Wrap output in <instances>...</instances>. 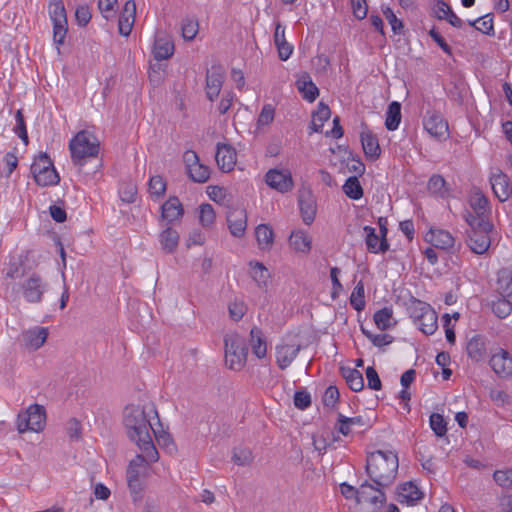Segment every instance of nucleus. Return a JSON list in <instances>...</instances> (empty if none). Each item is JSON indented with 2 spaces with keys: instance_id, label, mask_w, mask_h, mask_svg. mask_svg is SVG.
<instances>
[{
  "instance_id": "obj_1",
  "label": "nucleus",
  "mask_w": 512,
  "mask_h": 512,
  "mask_svg": "<svg viewBox=\"0 0 512 512\" xmlns=\"http://www.w3.org/2000/svg\"><path fill=\"white\" fill-rule=\"evenodd\" d=\"M157 419H159V415L153 403L128 405L123 412V424L127 436L151 460L159 459L158 451L150 435V430L156 425Z\"/></svg>"
},
{
  "instance_id": "obj_2",
  "label": "nucleus",
  "mask_w": 512,
  "mask_h": 512,
  "mask_svg": "<svg viewBox=\"0 0 512 512\" xmlns=\"http://www.w3.org/2000/svg\"><path fill=\"white\" fill-rule=\"evenodd\" d=\"M19 282H7L6 289L11 296L22 297L30 304L40 303L49 289L46 279L38 272H29L24 266V260L20 256L11 260L5 268V279Z\"/></svg>"
},
{
  "instance_id": "obj_3",
  "label": "nucleus",
  "mask_w": 512,
  "mask_h": 512,
  "mask_svg": "<svg viewBox=\"0 0 512 512\" xmlns=\"http://www.w3.org/2000/svg\"><path fill=\"white\" fill-rule=\"evenodd\" d=\"M71 160L78 172L86 176L94 175L102 167L98 158L99 141L90 132L82 130L69 142Z\"/></svg>"
},
{
  "instance_id": "obj_4",
  "label": "nucleus",
  "mask_w": 512,
  "mask_h": 512,
  "mask_svg": "<svg viewBox=\"0 0 512 512\" xmlns=\"http://www.w3.org/2000/svg\"><path fill=\"white\" fill-rule=\"evenodd\" d=\"M398 467V456L392 451L377 450L367 457L366 472L376 485L390 486L396 479Z\"/></svg>"
},
{
  "instance_id": "obj_5",
  "label": "nucleus",
  "mask_w": 512,
  "mask_h": 512,
  "mask_svg": "<svg viewBox=\"0 0 512 512\" xmlns=\"http://www.w3.org/2000/svg\"><path fill=\"white\" fill-rule=\"evenodd\" d=\"M464 219L469 226L466 230V244L473 253L485 254L495 234L493 223L490 219H474L471 215H464Z\"/></svg>"
},
{
  "instance_id": "obj_6",
  "label": "nucleus",
  "mask_w": 512,
  "mask_h": 512,
  "mask_svg": "<svg viewBox=\"0 0 512 512\" xmlns=\"http://www.w3.org/2000/svg\"><path fill=\"white\" fill-rule=\"evenodd\" d=\"M225 360L227 366L235 371L241 370L247 359L248 349L244 339L237 333L225 335Z\"/></svg>"
},
{
  "instance_id": "obj_7",
  "label": "nucleus",
  "mask_w": 512,
  "mask_h": 512,
  "mask_svg": "<svg viewBox=\"0 0 512 512\" xmlns=\"http://www.w3.org/2000/svg\"><path fill=\"white\" fill-rule=\"evenodd\" d=\"M156 461L157 460L149 459L147 454L142 452L130 461L126 478L134 501L139 498L143 489V478L147 470V465Z\"/></svg>"
},
{
  "instance_id": "obj_8",
  "label": "nucleus",
  "mask_w": 512,
  "mask_h": 512,
  "mask_svg": "<svg viewBox=\"0 0 512 512\" xmlns=\"http://www.w3.org/2000/svg\"><path fill=\"white\" fill-rule=\"evenodd\" d=\"M31 173L35 182L42 187L57 185L60 181L53 162L46 153H40L34 158Z\"/></svg>"
},
{
  "instance_id": "obj_9",
  "label": "nucleus",
  "mask_w": 512,
  "mask_h": 512,
  "mask_svg": "<svg viewBox=\"0 0 512 512\" xmlns=\"http://www.w3.org/2000/svg\"><path fill=\"white\" fill-rule=\"evenodd\" d=\"M45 410L42 406L34 404L18 414L17 429L20 433L27 431L40 432L45 425Z\"/></svg>"
},
{
  "instance_id": "obj_10",
  "label": "nucleus",
  "mask_w": 512,
  "mask_h": 512,
  "mask_svg": "<svg viewBox=\"0 0 512 512\" xmlns=\"http://www.w3.org/2000/svg\"><path fill=\"white\" fill-rule=\"evenodd\" d=\"M48 12L53 23V40L59 50L67 34V16L62 0H49Z\"/></svg>"
},
{
  "instance_id": "obj_11",
  "label": "nucleus",
  "mask_w": 512,
  "mask_h": 512,
  "mask_svg": "<svg viewBox=\"0 0 512 512\" xmlns=\"http://www.w3.org/2000/svg\"><path fill=\"white\" fill-rule=\"evenodd\" d=\"M184 161L190 178L197 183H205L210 177V169L208 166L200 163L198 155L194 151H186L184 153Z\"/></svg>"
},
{
  "instance_id": "obj_12",
  "label": "nucleus",
  "mask_w": 512,
  "mask_h": 512,
  "mask_svg": "<svg viewBox=\"0 0 512 512\" xmlns=\"http://www.w3.org/2000/svg\"><path fill=\"white\" fill-rule=\"evenodd\" d=\"M425 130L434 138L442 139L448 135V123L436 111H428L423 119Z\"/></svg>"
},
{
  "instance_id": "obj_13",
  "label": "nucleus",
  "mask_w": 512,
  "mask_h": 512,
  "mask_svg": "<svg viewBox=\"0 0 512 512\" xmlns=\"http://www.w3.org/2000/svg\"><path fill=\"white\" fill-rule=\"evenodd\" d=\"M490 183L495 196L500 202L510 198L511 183L509 177L500 169H495L490 175Z\"/></svg>"
},
{
  "instance_id": "obj_14",
  "label": "nucleus",
  "mask_w": 512,
  "mask_h": 512,
  "mask_svg": "<svg viewBox=\"0 0 512 512\" xmlns=\"http://www.w3.org/2000/svg\"><path fill=\"white\" fill-rule=\"evenodd\" d=\"M266 183L278 192L285 193L293 188V180L290 172L270 169L265 175Z\"/></svg>"
},
{
  "instance_id": "obj_15",
  "label": "nucleus",
  "mask_w": 512,
  "mask_h": 512,
  "mask_svg": "<svg viewBox=\"0 0 512 512\" xmlns=\"http://www.w3.org/2000/svg\"><path fill=\"white\" fill-rule=\"evenodd\" d=\"M420 314L415 316L419 329L426 335H432L437 330V315L430 305L421 303Z\"/></svg>"
},
{
  "instance_id": "obj_16",
  "label": "nucleus",
  "mask_w": 512,
  "mask_h": 512,
  "mask_svg": "<svg viewBox=\"0 0 512 512\" xmlns=\"http://www.w3.org/2000/svg\"><path fill=\"white\" fill-rule=\"evenodd\" d=\"M183 214V205L177 197H170L161 206V221L166 225L179 222Z\"/></svg>"
},
{
  "instance_id": "obj_17",
  "label": "nucleus",
  "mask_w": 512,
  "mask_h": 512,
  "mask_svg": "<svg viewBox=\"0 0 512 512\" xmlns=\"http://www.w3.org/2000/svg\"><path fill=\"white\" fill-rule=\"evenodd\" d=\"M276 363L281 370L288 368L301 350L296 343H281L275 348Z\"/></svg>"
},
{
  "instance_id": "obj_18",
  "label": "nucleus",
  "mask_w": 512,
  "mask_h": 512,
  "mask_svg": "<svg viewBox=\"0 0 512 512\" xmlns=\"http://www.w3.org/2000/svg\"><path fill=\"white\" fill-rule=\"evenodd\" d=\"M224 69L221 66H212L206 75V94L209 100H215L222 88Z\"/></svg>"
},
{
  "instance_id": "obj_19",
  "label": "nucleus",
  "mask_w": 512,
  "mask_h": 512,
  "mask_svg": "<svg viewBox=\"0 0 512 512\" xmlns=\"http://www.w3.org/2000/svg\"><path fill=\"white\" fill-rule=\"evenodd\" d=\"M48 329L36 326L22 332L21 338L24 346L31 351L38 350L46 342Z\"/></svg>"
},
{
  "instance_id": "obj_20",
  "label": "nucleus",
  "mask_w": 512,
  "mask_h": 512,
  "mask_svg": "<svg viewBox=\"0 0 512 512\" xmlns=\"http://www.w3.org/2000/svg\"><path fill=\"white\" fill-rule=\"evenodd\" d=\"M489 363L492 370L500 377H507L512 374V358L506 350L500 349L494 353Z\"/></svg>"
},
{
  "instance_id": "obj_21",
  "label": "nucleus",
  "mask_w": 512,
  "mask_h": 512,
  "mask_svg": "<svg viewBox=\"0 0 512 512\" xmlns=\"http://www.w3.org/2000/svg\"><path fill=\"white\" fill-rule=\"evenodd\" d=\"M473 212L467 211L464 215H471L474 219H490L491 209L488 199L480 192H474L469 200Z\"/></svg>"
},
{
  "instance_id": "obj_22",
  "label": "nucleus",
  "mask_w": 512,
  "mask_h": 512,
  "mask_svg": "<svg viewBox=\"0 0 512 512\" xmlns=\"http://www.w3.org/2000/svg\"><path fill=\"white\" fill-rule=\"evenodd\" d=\"M215 159L223 172H230L236 165V151L230 145L218 144Z\"/></svg>"
},
{
  "instance_id": "obj_23",
  "label": "nucleus",
  "mask_w": 512,
  "mask_h": 512,
  "mask_svg": "<svg viewBox=\"0 0 512 512\" xmlns=\"http://www.w3.org/2000/svg\"><path fill=\"white\" fill-rule=\"evenodd\" d=\"M387 486L372 485L365 481L360 485V500L361 502H369L377 505L382 504L385 501L384 489Z\"/></svg>"
},
{
  "instance_id": "obj_24",
  "label": "nucleus",
  "mask_w": 512,
  "mask_h": 512,
  "mask_svg": "<svg viewBox=\"0 0 512 512\" xmlns=\"http://www.w3.org/2000/svg\"><path fill=\"white\" fill-rule=\"evenodd\" d=\"M228 227L235 237H242L247 227V214L244 209H233L227 215Z\"/></svg>"
},
{
  "instance_id": "obj_25",
  "label": "nucleus",
  "mask_w": 512,
  "mask_h": 512,
  "mask_svg": "<svg viewBox=\"0 0 512 512\" xmlns=\"http://www.w3.org/2000/svg\"><path fill=\"white\" fill-rule=\"evenodd\" d=\"M365 235V243L367 249L371 253H384L389 249V244L386 238H381V235L376 233V229L371 226L363 228Z\"/></svg>"
},
{
  "instance_id": "obj_26",
  "label": "nucleus",
  "mask_w": 512,
  "mask_h": 512,
  "mask_svg": "<svg viewBox=\"0 0 512 512\" xmlns=\"http://www.w3.org/2000/svg\"><path fill=\"white\" fill-rule=\"evenodd\" d=\"M136 5L133 0L125 3L123 11L119 17L118 30L122 36H129L135 21Z\"/></svg>"
},
{
  "instance_id": "obj_27",
  "label": "nucleus",
  "mask_w": 512,
  "mask_h": 512,
  "mask_svg": "<svg viewBox=\"0 0 512 512\" xmlns=\"http://www.w3.org/2000/svg\"><path fill=\"white\" fill-rule=\"evenodd\" d=\"M466 351L471 360L475 362L484 360L487 354L486 339L478 334L473 335L467 342Z\"/></svg>"
},
{
  "instance_id": "obj_28",
  "label": "nucleus",
  "mask_w": 512,
  "mask_h": 512,
  "mask_svg": "<svg viewBox=\"0 0 512 512\" xmlns=\"http://www.w3.org/2000/svg\"><path fill=\"white\" fill-rule=\"evenodd\" d=\"M179 239L180 236L178 231L172 228L170 225H166L159 234V243L161 245V249L167 254H171L176 251L179 244Z\"/></svg>"
},
{
  "instance_id": "obj_29",
  "label": "nucleus",
  "mask_w": 512,
  "mask_h": 512,
  "mask_svg": "<svg viewBox=\"0 0 512 512\" xmlns=\"http://www.w3.org/2000/svg\"><path fill=\"white\" fill-rule=\"evenodd\" d=\"M425 240L431 243L434 247L447 250L454 245L453 236L445 230H430L425 235Z\"/></svg>"
},
{
  "instance_id": "obj_30",
  "label": "nucleus",
  "mask_w": 512,
  "mask_h": 512,
  "mask_svg": "<svg viewBox=\"0 0 512 512\" xmlns=\"http://www.w3.org/2000/svg\"><path fill=\"white\" fill-rule=\"evenodd\" d=\"M174 53V44L170 37L159 35L155 39L153 55L158 61L170 58Z\"/></svg>"
},
{
  "instance_id": "obj_31",
  "label": "nucleus",
  "mask_w": 512,
  "mask_h": 512,
  "mask_svg": "<svg viewBox=\"0 0 512 512\" xmlns=\"http://www.w3.org/2000/svg\"><path fill=\"white\" fill-rule=\"evenodd\" d=\"M274 43L278 49L280 59L287 60L293 52V46L286 41L285 27L280 22H277L275 26Z\"/></svg>"
},
{
  "instance_id": "obj_32",
  "label": "nucleus",
  "mask_w": 512,
  "mask_h": 512,
  "mask_svg": "<svg viewBox=\"0 0 512 512\" xmlns=\"http://www.w3.org/2000/svg\"><path fill=\"white\" fill-rule=\"evenodd\" d=\"M296 86L302 94L303 98L309 102H313L319 95V90L312 82L308 73H302L299 75L296 81Z\"/></svg>"
},
{
  "instance_id": "obj_33",
  "label": "nucleus",
  "mask_w": 512,
  "mask_h": 512,
  "mask_svg": "<svg viewBox=\"0 0 512 512\" xmlns=\"http://www.w3.org/2000/svg\"><path fill=\"white\" fill-rule=\"evenodd\" d=\"M249 343L252 349L253 354L262 359L267 354V344L266 339L262 330L258 327H253L250 331V339Z\"/></svg>"
},
{
  "instance_id": "obj_34",
  "label": "nucleus",
  "mask_w": 512,
  "mask_h": 512,
  "mask_svg": "<svg viewBox=\"0 0 512 512\" xmlns=\"http://www.w3.org/2000/svg\"><path fill=\"white\" fill-rule=\"evenodd\" d=\"M365 426V421L363 417H346L341 413L338 414L337 422L335 424V428L344 436H349L353 433L354 427L362 428Z\"/></svg>"
},
{
  "instance_id": "obj_35",
  "label": "nucleus",
  "mask_w": 512,
  "mask_h": 512,
  "mask_svg": "<svg viewBox=\"0 0 512 512\" xmlns=\"http://www.w3.org/2000/svg\"><path fill=\"white\" fill-rule=\"evenodd\" d=\"M422 498V492L412 482H407L398 488V500L400 503L414 505Z\"/></svg>"
},
{
  "instance_id": "obj_36",
  "label": "nucleus",
  "mask_w": 512,
  "mask_h": 512,
  "mask_svg": "<svg viewBox=\"0 0 512 512\" xmlns=\"http://www.w3.org/2000/svg\"><path fill=\"white\" fill-rule=\"evenodd\" d=\"M312 239L302 230L293 231L289 238V245L296 252L307 254L311 250Z\"/></svg>"
},
{
  "instance_id": "obj_37",
  "label": "nucleus",
  "mask_w": 512,
  "mask_h": 512,
  "mask_svg": "<svg viewBox=\"0 0 512 512\" xmlns=\"http://www.w3.org/2000/svg\"><path fill=\"white\" fill-rule=\"evenodd\" d=\"M255 237L261 250H270L274 242V232L268 224H259L255 228Z\"/></svg>"
},
{
  "instance_id": "obj_38",
  "label": "nucleus",
  "mask_w": 512,
  "mask_h": 512,
  "mask_svg": "<svg viewBox=\"0 0 512 512\" xmlns=\"http://www.w3.org/2000/svg\"><path fill=\"white\" fill-rule=\"evenodd\" d=\"M361 143L364 153L371 159H376L380 155V147L377 138L370 131L361 132Z\"/></svg>"
},
{
  "instance_id": "obj_39",
  "label": "nucleus",
  "mask_w": 512,
  "mask_h": 512,
  "mask_svg": "<svg viewBox=\"0 0 512 512\" xmlns=\"http://www.w3.org/2000/svg\"><path fill=\"white\" fill-rule=\"evenodd\" d=\"M498 291L512 303V269H502L498 273Z\"/></svg>"
},
{
  "instance_id": "obj_40",
  "label": "nucleus",
  "mask_w": 512,
  "mask_h": 512,
  "mask_svg": "<svg viewBox=\"0 0 512 512\" xmlns=\"http://www.w3.org/2000/svg\"><path fill=\"white\" fill-rule=\"evenodd\" d=\"M299 206L302 219L305 224L310 225L316 215V205L311 195H302L299 198Z\"/></svg>"
},
{
  "instance_id": "obj_41",
  "label": "nucleus",
  "mask_w": 512,
  "mask_h": 512,
  "mask_svg": "<svg viewBox=\"0 0 512 512\" xmlns=\"http://www.w3.org/2000/svg\"><path fill=\"white\" fill-rule=\"evenodd\" d=\"M341 374L346 380L349 388L355 392H359L364 387V380L362 374L354 369L349 367H342Z\"/></svg>"
},
{
  "instance_id": "obj_42",
  "label": "nucleus",
  "mask_w": 512,
  "mask_h": 512,
  "mask_svg": "<svg viewBox=\"0 0 512 512\" xmlns=\"http://www.w3.org/2000/svg\"><path fill=\"white\" fill-rule=\"evenodd\" d=\"M250 275L259 287L267 286L271 275L268 269L260 262H250Z\"/></svg>"
},
{
  "instance_id": "obj_43",
  "label": "nucleus",
  "mask_w": 512,
  "mask_h": 512,
  "mask_svg": "<svg viewBox=\"0 0 512 512\" xmlns=\"http://www.w3.org/2000/svg\"><path fill=\"white\" fill-rule=\"evenodd\" d=\"M401 121V105L394 101L388 106L386 113L385 126L388 130L394 131L398 128Z\"/></svg>"
},
{
  "instance_id": "obj_44",
  "label": "nucleus",
  "mask_w": 512,
  "mask_h": 512,
  "mask_svg": "<svg viewBox=\"0 0 512 512\" xmlns=\"http://www.w3.org/2000/svg\"><path fill=\"white\" fill-rule=\"evenodd\" d=\"M331 116L330 108L324 103L320 102L317 111L313 114L312 129L314 132H320L323 124Z\"/></svg>"
},
{
  "instance_id": "obj_45",
  "label": "nucleus",
  "mask_w": 512,
  "mask_h": 512,
  "mask_svg": "<svg viewBox=\"0 0 512 512\" xmlns=\"http://www.w3.org/2000/svg\"><path fill=\"white\" fill-rule=\"evenodd\" d=\"M151 431L153 432L159 446L170 450L174 447L173 439L170 434L164 431L160 419H157L156 425L152 427Z\"/></svg>"
},
{
  "instance_id": "obj_46",
  "label": "nucleus",
  "mask_w": 512,
  "mask_h": 512,
  "mask_svg": "<svg viewBox=\"0 0 512 512\" xmlns=\"http://www.w3.org/2000/svg\"><path fill=\"white\" fill-rule=\"evenodd\" d=\"M374 322L380 330H387L394 325L393 312L390 308H383L374 314Z\"/></svg>"
},
{
  "instance_id": "obj_47",
  "label": "nucleus",
  "mask_w": 512,
  "mask_h": 512,
  "mask_svg": "<svg viewBox=\"0 0 512 512\" xmlns=\"http://www.w3.org/2000/svg\"><path fill=\"white\" fill-rule=\"evenodd\" d=\"M343 191L347 197L358 200L363 196V189L357 177H349L343 185Z\"/></svg>"
},
{
  "instance_id": "obj_48",
  "label": "nucleus",
  "mask_w": 512,
  "mask_h": 512,
  "mask_svg": "<svg viewBox=\"0 0 512 512\" xmlns=\"http://www.w3.org/2000/svg\"><path fill=\"white\" fill-rule=\"evenodd\" d=\"M215 218L216 214L211 204L204 203L199 206V222L204 228L211 227Z\"/></svg>"
},
{
  "instance_id": "obj_49",
  "label": "nucleus",
  "mask_w": 512,
  "mask_h": 512,
  "mask_svg": "<svg viewBox=\"0 0 512 512\" xmlns=\"http://www.w3.org/2000/svg\"><path fill=\"white\" fill-rule=\"evenodd\" d=\"M198 21L194 18H185L181 24L182 37L185 40H193L198 33Z\"/></svg>"
},
{
  "instance_id": "obj_50",
  "label": "nucleus",
  "mask_w": 512,
  "mask_h": 512,
  "mask_svg": "<svg viewBox=\"0 0 512 512\" xmlns=\"http://www.w3.org/2000/svg\"><path fill=\"white\" fill-rule=\"evenodd\" d=\"M350 304L357 311H361L364 309V285L362 281L358 282L354 290L352 291L350 296Z\"/></svg>"
},
{
  "instance_id": "obj_51",
  "label": "nucleus",
  "mask_w": 512,
  "mask_h": 512,
  "mask_svg": "<svg viewBox=\"0 0 512 512\" xmlns=\"http://www.w3.org/2000/svg\"><path fill=\"white\" fill-rule=\"evenodd\" d=\"M232 460L239 466H246L252 463L253 454L248 448H234Z\"/></svg>"
},
{
  "instance_id": "obj_52",
  "label": "nucleus",
  "mask_w": 512,
  "mask_h": 512,
  "mask_svg": "<svg viewBox=\"0 0 512 512\" xmlns=\"http://www.w3.org/2000/svg\"><path fill=\"white\" fill-rule=\"evenodd\" d=\"M492 310L499 318H505L512 311V303H510L509 299L502 297V299L493 302Z\"/></svg>"
},
{
  "instance_id": "obj_53",
  "label": "nucleus",
  "mask_w": 512,
  "mask_h": 512,
  "mask_svg": "<svg viewBox=\"0 0 512 512\" xmlns=\"http://www.w3.org/2000/svg\"><path fill=\"white\" fill-rule=\"evenodd\" d=\"M446 422L444 417L438 413H433L430 416V427L438 437H442L447 432Z\"/></svg>"
},
{
  "instance_id": "obj_54",
  "label": "nucleus",
  "mask_w": 512,
  "mask_h": 512,
  "mask_svg": "<svg viewBox=\"0 0 512 512\" xmlns=\"http://www.w3.org/2000/svg\"><path fill=\"white\" fill-rule=\"evenodd\" d=\"M495 482L506 489H512V469L497 470L493 474Z\"/></svg>"
},
{
  "instance_id": "obj_55",
  "label": "nucleus",
  "mask_w": 512,
  "mask_h": 512,
  "mask_svg": "<svg viewBox=\"0 0 512 512\" xmlns=\"http://www.w3.org/2000/svg\"><path fill=\"white\" fill-rule=\"evenodd\" d=\"M469 25L474 26L484 34H490L493 31V19L490 15L482 16L475 21H469Z\"/></svg>"
},
{
  "instance_id": "obj_56",
  "label": "nucleus",
  "mask_w": 512,
  "mask_h": 512,
  "mask_svg": "<svg viewBox=\"0 0 512 512\" xmlns=\"http://www.w3.org/2000/svg\"><path fill=\"white\" fill-rule=\"evenodd\" d=\"M383 15L385 16L386 20L391 25V29L395 34H400L403 29V23L400 19L396 17L394 12L390 7H383L382 8Z\"/></svg>"
},
{
  "instance_id": "obj_57",
  "label": "nucleus",
  "mask_w": 512,
  "mask_h": 512,
  "mask_svg": "<svg viewBox=\"0 0 512 512\" xmlns=\"http://www.w3.org/2000/svg\"><path fill=\"white\" fill-rule=\"evenodd\" d=\"M166 190V183L161 176H153L149 181V191L151 195L157 197L163 195Z\"/></svg>"
},
{
  "instance_id": "obj_58",
  "label": "nucleus",
  "mask_w": 512,
  "mask_h": 512,
  "mask_svg": "<svg viewBox=\"0 0 512 512\" xmlns=\"http://www.w3.org/2000/svg\"><path fill=\"white\" fill-rule=\"evenodd\" d=\"M16 125L14 127V132L21 138L25 144L28 143V136L24 121V116L21 110H18L15 115Z\"/></svg>"
},
{
  "instance_id": "obj_59",
  "label": "nucleus",
  "mask_w": 512,
  "mask_h": 512,
  "mask_svg": "<svg viewBox=\"0 0 512 512\" xmlns=\"http://www.w3.org/2000/svg\"><path fill=\"white\" fill-rule=\"evenodd\" d=\"M366 378L368 382V387L372 390H380L381 389V380L377 371L374 367L369 366L366 369Z\"/></svg>"
},
{
  "instance_id": "obj_60",
  "label": "nucleus",
  "mask_w": 512,
  "mask_h": 512,
  "mask_svg": "<svg viewBox=\"0 0 512 512\" xmlns=\"http://www.w3.org/2000/svg\"><path fill=\"white\" fill-rule=\"evenodd\" d=\"M294 405L301 410L308 408L311 405V396L306 391H297L294 395Z\"/></svg>"
},
{
  "instance_id": "obj_61",
  "label": "nucleus",
  "mask_w": 512,
  "mask_h": 512,
  "mask_svg": "<svg viewBox=\"0 0 512 512\" xmlns=\"http://www.w3.org/2000/svg\"><path fill=\"white\" fill-rule=\"evenodd\" d=\"M274 119V108L271 105H265L258 117V125L266 126L272 123Z\"/></svg>"
},
{
  "instance_id": "obj_62",
  "label": "nucleus",
  "mask_w": 512,
  "mask_h": 512,
  "mask_svg": "<svg viewBox=\"0 0 512 512\" xmlns=\"http://www.w3.org/2000/svg\"><path fill=\"white\" fill-rule=\"evenodd\" d=\"M339 391L335 386H329L323 395V403L327 407H333L339 399Z\"/></svg>"
},
{
  "instance_id": "obj_63",
  "label": "nucleus",
  "mask_w": 512,
  "mask_h": 512,
  "mask_svg": "<svg viewBox=\"0 0 512 512\" xmlns=\"http://www.w3.org/2000/svg\"><path fill=\"white\" fill-rule=\"evenodd\" d=\"M351 7L357 19L361 20L366 17L368 11L366 0H351Z\"/></svg>"
},
{
  "instance_id": "obj_64",
  "label": "nucleus",
  "mask_w": 512,
  "mask_h": 512,
  "mask_svg": "<svg viewBox=\"0 0 512 512\" xmlns=\"http://www.w3.org/2000/svg\"><path fill=\"white\" fill-rule=\"evenodd\" d=\"M118 0H99L98 7L106 19L113 16Z\"/></svg>"
}]
</instances>
